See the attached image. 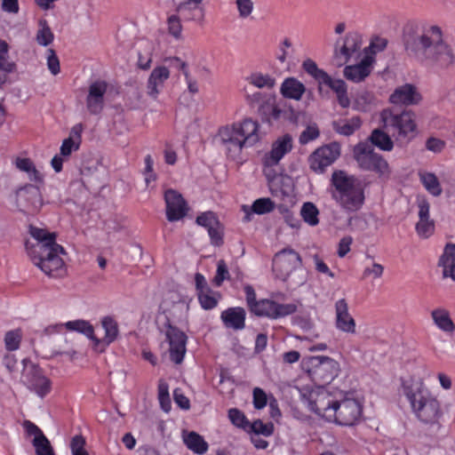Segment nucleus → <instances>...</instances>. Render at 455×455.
<instances>
[{
	"label": "nucleus",
	"instance_id": "nucleus-1",
	"mask_svg": "<svg viewBox=\"0 0 455 455\" xmlns=\"http://www.w3.org/2000/svg\"><path fill=\"white\" fill-rule=\"evenodd\" d=\"M407 54L435 70L448 68L455 58L450 46L443 40L440 27L411 23L403 33Z\"/></svg>",
	"mask_w": 455,
	"mask_h": 455
},
{
	"label": "nucleus",
	"instance_id": "nucleus-2",
	"mask_svg": "<svg viewBox=\"0 0 455 455\" xmlns=\"http://www.w3.org/2000/svg\"><path fill=\"white\" fill-rule=\"evenodd\" d=\"M30 235L36 243L32 245L27 243L26 250L34 265L49 276H62L66 269L60 255L66 254V251L62 245L56 243V234L31 227Z\"/></svg>",
	"mask_w": 455,
	"mask_h": 455
},
{
	"label": "nucleus",
	"instance_id": "nucleus-3",
	"mask_svg": "<svg viewBox=\"0 0 455 455\" xmlns=\"http://www.w3.org/2000/svg\"><path fill=\"white\" fill-rule=\"evenodd\" d=\"M402 392L410 403L412 413L421 423L440 427V403L421 379L402 380Z\"/></svg>",
	"mask_w": 455,
	"mask_h": 455
},
{
	"label": "nucleus",
	"instance_id": "nucleus-4",
	"mask_svg": "<svg viewBox=\"0 0 455 455\" xmlns=\"http://www.w3.org/2000/svg\"><path fill=\"white\" fill-rule=\"evenodd\" d=\"M365 186L362 180L345 171L335 170L330 180L331 198L346 213L359 211L365 201Z\"/></svg>",
	"mask_w": 455,
	"mask_h": 455
},
{
	"label": "nucleus",
	"instance_id": "nucleus-5",
	"mask_svg": "<svg viewBox=\"0 0 455 455\" xmlns=\"http://www.w3.org/2000/svg\"><path fill=\"white\" fill-rule=\"evenodd\" d=\"M219 137L228 156L235 160L243 148L252 147L259 140V124L246 118L241 123L221 127L219 130Z\"/></svg>",
	"mask_w": 455,
	"mask_h": 455
},
{
	"label": "nucleus",
	"instance_id": "nucleus-6",
	"mask_svg": "<svg viewBox=\"0 0 455 455\" xmlns=\"http://www.w3.org/2000/svg\"><path fill=\"white\" fill-rule=\"evenodd\" d=\"M383 127L397 140L410 141L417 135L415 114L411 110L401 112L384 109L380 113Z\"/></svg>",
	"mask_w": 455,
	"mask_h": 455
},
{
	"label": "nucleus",
	"instance_id": "nucleus-7",
	"mask_svg": "<svg viewBox=\"0 0 455 455\" xmlns=\"http://www.w3.org/2000/svg\"><path fill=\"white\" fill-rule=\"evenodd\" d=\"M303 402L307 403L310 411L318 416L331 422V416L335 415L334 407L337 400L322 386H306L299 389Z\"/></svg>",
	"mask_w": 455,
	"mask_h": 455
},
{
	"label": "nucleus",
	"instance_id": "nucleus-8",
	"mask_svg": "<svg viewBox=\"0 0 455 455\" xmlns=\"http://www.w3.org/2000/svg\"><path fill=\"white\" fill-rule=\"evenodd\" d=\"M353 155L361 170L373 172L380 179L389 178L391 171L388 163L381 155L374 151L370 143L359 142L356 144L354 147Z\"/></svg>",
	"mask_w": 455,
	"mask_h": 455
},
{
	"label": "nucleus",
	"instance_id": "nucleus-9",
	"mask_svg": "<svg viewBox=\"0 0 455 455\" xmlns=\"http://www.w3.org/2000/svg\"><path fill=\"white\" fill-rule=\"evenodd\" d=\"M302 68L320 86L326 85L336 93L338 103L341 108H347L349 107L350 100L347 96V86L344 80L333 79L327 72L319 68L315 61L311 59L305 60Z\"/></svg>",
	"mask_w": 455,
	"mask_h": 455
},
{
	"label": "nucleus",
	"instance_id": "nucleus-10",
	"mask_svg": "<svg viewBox=\"0 0 455 455\" xmlns=\"http://www.w3.org/2000/svg\"><path fill=\"white\" fill-rule=\"evenodd\" d=\"M307 365V373L315 386L325 387L338 376L339 371V363L324 355L309 357Z\"/></svg>",
	"mask_w": 455,
	"mask_h": 455
},
{
	"label": "nucleus",
	"instance_id": "nucleus-11",
	"mask_svg": "<svg viewBox=\"0 0 455 455\" xmlns=\"http://www.w3.org/2000/svg\"><path fill=\"white\" fill-rule=\"evenodd\" d=\"M22 383L38 397L44 398L52 390V381L43 374L42 370L29 359L22 360Z\"/></svg>",
	"mask_w": 455,
	"mask_h": 455
},
{
	"label": "nucleus",
	"instance_id": "nucleus-12",
	"mask_svg": "<svg viewBox=\"0 0 455 455\" xmlns=\"http://www.w3.org/2000/svg\"><path fill=\"white\" fill-rule=\"evenodd\" d=\"M335 415L331 416V422L340 426H353L360 421L363 415V404L360 401L344 397L337 400L334 407Z\"/></svg>",
	"mask_w": 455,
	"mask_h": 455
},
{
	"label": "nucleus",
	"instance_id": "nucleus-13",
	"mask_svg": "<svg viewBox=\"0 0 455 455\" xmlns=\"http://www.w3.org/2000/svg\"><path fill=\"white\" fill-rule=\"evenodd\" d=\"M340 153V144L335 141L316 148L308 157L310 169L317 174L323 173L339 157Z\"/></svg>",
	"mask_w": 455,
	"mask_h": 455
},
{
	"label": "nucleus",
	"instance_id": "nucleus-14",
	"mask_svg": "<svg viewBox=\"0 0 455 455\" xmlns=\"http://www.w3.org/2000/svg\"><path fill=\"white\" fill-rule=\"evenodd\" d=\"M165 338L169 344L170 359L176 364L183 362L187 352V334L169 321L165 323Z\"/></svg>",
	"mask_w": 455,
	"mask_h": 455
},
{
	"label": "nucleus",
	"instance_id": "nucleus-15",
	"mask_svg": "<svg viewBox=\"0 0 455 455\" xmlns=\"http://www.w3.org/2000/svg\"><path fill=\"white\" fill-rule=\"evenodd\" d=\"M296 311L297 307L292 303L282 304L269 299H262L254 305L251 313L259 317L276 320L292 315Z\"/></svg>",
	"mask_w": 455,
	"mask_h": 455
},
{
	"label": "nucleus",
	"instance_id": "nucleus-16",
	"mask_svg": "<svg viewBox=\"0 0 455 455\" xmlns=\"http://www.w3.org/2000/svg\"><path fill=\"white\" fill-rule=\"evenodd\" d=\"M247 105L257 111L261 120L270 113L271 108L276 104V97L274 93L264 92H254L252 93L246 92L244 95Z\"/></svg>",
	"mask_w": 455,
	"mask_h": 455
},
{
	"label": "nucleus",
	"instance_id": "nucleus-17",
	"mask_svg": "<svg viewBox=\"0 0 455 455\" xmlns=\"http://www.w3.org/2000/svg\"><path fill=\"white\" fill-rule=\"evenodd\" d=\"M334 309V324L336 329L347 334H355L356 332V323L354 317L349 313L348 303L346 299L342 298L336 300Z\"/></svg>",
	"mask_w": 455,
	"mask_h": 455
},
{
	"label": "nucleus",
	"instance_id": "nucleus-18",
	"mask_svg": "<svg viewBox=\"0 0 455 455\" xmlns=\"http://www.w3.org/2000/svg\"><path fill=\"white\" fill-rule=\"evenodd\" d=\"M107 90L108 84L103 80H96L89 85L86 108L91 115H100L102 112Z\"/></svg>",
	"mask_w": 455,
	"mask_h": 455
},
{
	"label": "nucleus",
	"instance_id": "nucleus-19",
	"mask_svg": "<svg viewBox=\"0 0 455 455\" xmlns=\"http://www.w3.org/2000/svg\"><path fill=\"white\" fill-rule=\"evenodd\" d=\"M292 149V138L286 133L276 139L271 147V150L266 153L262 158V164L266 166H276L283 157Z\"/></svg>",
	"mask_w": 455,
	"mask_h": 455
},
{
	"label": "nucleus",
	"instance_id": "nucleus-20",
	"mask_svg": "<svg viewBox=\"0 0 455 455\" xmlns=\"http://www.w3.org/2000/svg\"><path fill=\"white\" fill-rule=\"evenodd\" d=\"M166 218L173 222L181 220L187 214V203L180 193L168 189L164 193Z\"/></svg>",
	"mask_w": 455,
	"mask_h": 455
},
{
	"label": "nucleus",
	"instance_id": "nucleus-21",
	"mask_svg": "<svg viewBox=\"0 0 455 455\" xmlns=\"http://www.w3.org/2000/svg\"><path fill=\"white\" fill-rule=\"evenodd\" d=\"M375 59L372 55L364 54L357 64L345 67L343 70L344 76L353 83H361L371 75Z\"/></svg>",
	"mask_w": 455,
	"mask_h": 455
},
{
	"label": "nucleus",
	"instance_id": "nucleus-22",
	"mask_svg": "<svg viewBox=\"0 0 455 455\" xmlns=\"http://www.w3.org/2000/svg\"><path fill=\"white\" fill-rule=\"evenodd\" d=\"M274 264L275 267L280 266L282 271L289 275L301 267L302 259L293 249L284 248L275 255Z\"/></svg>",
	"mask_w": 455,
	"mask_h": 455
},
{
	"label": "nucleus",
	"instance_id": "nucleus-23",
	"mask_svg": "<svg viewBox=\"0 0 455 455\" xmlns=\"http://www.w3.org/2000/svg\"><path fill=\"white\" fill-rule=\"evenodd\" d=\"M196 222L197 225L207 229L211 243L213 245L219 246L222 243L223 239L220 230V221L214 212L210 211L202 212L196 217Z\"/></svg>",
	"mask_w": 455,
	"mask_h": 455
},
{
	"label": "nucleus",
	"instance_id": "nucleus-24",
	"mask_svg": "<svg viewBox=\"0 0 455 455\" xmlns=\"http://www.w3.org/2000/svg\"><path fill=\"white\" fill-rule=\"evenodd\" d=\"M101 325L105 331L103 339H98L94 336L93 347L100 352L105 349L113 343L119 335V329L117 322L112 316H104L101 320Z\"/></svg>",
	"mask_w": 455,
	"mask_h": 455
},
{
	"label": "nucleus",
	"instance_id": "nucleus-25",
	"mask_svg": "<svg viewBox=\"0 0 455 455\" xmlns=\"http://www.w3.org/2000/svg\"><path fill=\"white\" fill-rule=\"evenodd\" d=\"M63 329H67L69 331H76L84 334L85 337L93 341L94 339V329L90 322L83 319H77L73 321H68L64 323H56L49 325L45 331L48 333L61 332Z\"/></svg>",
	"mask_w": 455,
	"mask_h": 455
},
{
	"label": "nucleus",
	"instance_id": "nucleus-26",
	"mask_svg": "<svg viewBox=\"0 0 455 455\" xmlns=\"http://www.w3.org/2000/svg\"><path fill=\"white\" fill-rule=\"evenodd\" d=\"M421 100L416 87L411 84H405L397 87L390 95L389 100L395 105H415Z\"/></svg>",
	"mask_w": 455,
	"mask_h": 455
},
{
	"label": "nucleus",
	"instance_id": "nucleus-27",
	"mask_svg": "<svg viewBox=\"0 0 455 455\" xmlns=\"http://www.w3.org/2000/svg\"><path fill=\"white\" fill-rule=\"evenodd\" d=\"M170 77V70L164 66L156 67L150 73L147 83V92L149 97L156 99L164 83Z\"/></svg>",
	"mask_w": 455,
	"mask_h": 455
},
{
	"label": "nucleus",
	"instance_id": "nucleus-28",
	"mask_svg": "<svg viewBox=\"0 0 455 455\" xmlns=\"http://www.w3.org/2000/svg\"><path fill=\"white\" fill-rule=\"evenodd\" d=\"M430 316L434 325L446 335H452L455 331V323L450 311L443 307H437L431 310Z\"/></svg>",
	"mask_w": 455,
	"mask_h": 455
},
{
	"label": "nucleus",
	"instance_id": "nucleus-29",
	"mask_svg": "<svg viewBox=\"0 0 455 455\" xmlns=\"http://www.w3.org/2000/svg\"><path fill=\"white\" fill-rule=\"evenodd\" d=\"M361 37L356 33H348L344 40L343 44L339 50L335 52L336 58L341 60L339 65L347 62L354 55V53L360 51Z\"/></svg>",
	"mask_w": 455,
	"mask_h": 455
},
{
	"label": "nucleus",
	"instance_id": "nucleus-30",
	"mask_svg": "<svg viewBox=\"0 0 455 455\" xmlns=\"http://www.w3.org/2000/svg\"><path fill=\"white\" fill-rule=\"evenodd\" d=\"M246 312L241 307H228L220 315V319L227 328L243 330L245 327Z\"/></svg>",
	"mask_w": 455,
	"mask_h": 455
},
{
	"label": "nucleus",
	"instance_id": "nucleus-31",
	"mask_svg": "<svg viewBox=\"0 0 455 455\" xmlns=\"http://www.w3.org/2000/svg\"><path fill=\"white\" fill-rule=\"evenodd\" d=\"M305 92L304 84L295 77L285 78L280 86V93L288 100H300Z\"/></svg>",
	"mask_w": 455,
	"mask_h": 455
},
{
	"label": "nucleus",
	"instance_id": "nucleus-32",
	"mask_svg": "<svg viewBox=\"0 0 455 455\" xmlns=\"http://www.w3.org/2000/svg\"><path fill=\"white\" fill-rule=\"evenodd\" d=\"M443 268V276L455 281V243H448L438 262Z\"/></svg>",
	"mask_w": 455,
	"mask_h": 455
},
{
	"label": "nucleus",
	"instance_id": "nucleus-33",
	"mask_svg": "<svg viewBox=\"0 0 455 455\" xmlns=\"http://www.w3.org/2000/svg\"><path fill=\"white\" fill-rule=\"evenodd\" d=\"M14 165L19 171L25 172L30 181L39 184L44 182V175L36 169L30 158L17 157Z\"/></svg>",
	"mask_w": 455,
	"mask_h": 455
},
{
	"label": "nucleus",
	"instance_id": "nucleus-34",
	"mask_svg": "<svg viewBox=\"0 0 455 455\" xmlns=\"http://www.w3.org/2000/svg\"><path fill=\"white\" fill-rule=\"evenodd\" d=\"M244 80L253 87L261 90H272L276 84V80L273 76L259 71L251 72Z\"/></svg>",
	"mask_w": 455,
	"mask_h": 455
},
{
	"label": "nucleus",
	"instance_id": "nucleus-35",
	"mask_svg": "<svg viewBox=\"0 0 455 455\" xmlns=\"http://www.w3.org/2000/svg\"><path fill=\"white\" fill-rule=\"evenodd\" d=\"M242 209L245 212V220L248 221L251 220L249 215L251 212L258 215L271 212L275 209V203L268 197H261L256 199L251 207L243 205Z\"/></svg>",
	"mask_w": 455,
	"mask_h": 455
},
{
	"label": "nucleus",
	"instance_id": "nucleus-36",
	"mask_svg": "<svg viewBox=\"0 0 455 455\" xmlns=\"http://www.w3.org/2000/svg\"><path fill=\"white\" fill-rule=\"evenodd\" d=\"M183 442L194 453L203 455L207 452L209 445L202 435L191 431L183 435Z\"/></svg>",
	"mask_w": 455,
	"mask_h": 455
},
{
	"label": "nucleus",
	"instance_id": "nucleus-37",
	"mask_svg": "<svg viewBox=\"0 0 455 455\" xmlns=\"http://www.w3.org/2000/svg\"><path fill=\"white\" fill-rule=\"evenodd\" d=\"M418 175L421 184L430 195L435 197L441 196L443 188L435 173L419 171Z\"/></svg>",
	"mask_w": 455,
	"mask_h": 455
},
{
	"label": "nucleus",
	"instance_id": "nucleus-38",
	"mask_svg": "<svg viewBox=\"0 0 455 455\" xmlns=\"http://www.w3.org/2000/svg\"><path fill=\"white\" fill-rule=\"evenodd\" d=\"M371 146H375L383 151H391L394 148V142L389 134L380 129L372 131L370 136Z\"/></svg>",
	"mask_w": 455,
	"mask_h": 455
},
{
	"label": "nucleus",
	"instance_id": "nucleus-39",
	"mask_svg": "<svg viewBox=\"0 0 455 455\" xmlns=\"http://www.w3.org/2000/svg\"><path fill=\"white\" fill-rule=\"evenodd\" d=\"M54 40V34L52 33L48 22L44 19L38 21V29L36 35V43L44 47H47L52 44Z\"/></svg>",
	"mask_w": 455,
	"mask_h": 455
},
{
	"label": "nucleus",
	"instance_id": "nucleus-40",
	"mask_svg": "<svg viewBox=\"0 0 455 455\" xmlns=\"http://www.w3.org/2000/svg\"><path fill=\"white\" fill-rule=\"evenodd\" d=\"M200 12V16L203 15L200 4L185 0L176 5V12L186 20H194L196 19V12Z\"/></svg>",
	"mask_w": 455,
	"mask_h": 455
},
{
	"label": "nucleus",
	"instance_id": "nucleus-41",
	"mask_svg": "<svg viewBox=\"0 0 455 455\" xmlns=\"http://www.w3.org/2000/svg\"><path fill=\"white\" fill-rule=\"evenodd\" d=\"M201 307L204 310H212L218 306L221 295L219 291L207 290L196 295Z\"/></svg>",
	"mask_w": 455,
	"mask_h": 455
},
{
	"label": "nucleus",
	"instance_id": "nucleus-42",
	"mask_svg": "<svg viewBox=\"0 0 455 455\" xmlns=\"http://www.w3.org/2000/svg\"><path fill=\"white\" fill-rule=\"evenodd\" d=\"M15 68L16 64L10 60L8 44L4 40L0 39V70L8 76L12 73Z\"/></svg>",
	"mask_w": 455,
	"mask_h": 455
},
{
	"label": "nucleus",
	"instance_id": "nucleus-43",
	"mask_svg": "<svg viewBox=\"0 0 455 455\" xmlns=\"http://www.w3.org/2000/svg\"><path fill=\"white\" fill-rule=\"evenodd\" d=\"M300 215L303 220L311 227H315L319 223V211L315 204L311 202H307L302 204Z\"/></svg>",
	"mask_w": 455,
	"mask_h": 455
},
{
	"label": "nucleus",
	"instance_id": "nucleus-44",
	"mask_svg": "<svg viewBox=\"0 0 455 455\" xmlns=\"http://www.w3.org/2000/svg\"><path fill=\"white\" fill-rule=\"evenodd\" d=\"M158 401L161 409L168 413L172 410V401L169 394V385L164 379H160L158 382Z\"/></svg>",
	"mask_w": 455,
	"mask_h": 455
},
{
	"label": "nucleus",
	"instance_id": "nucleus-45",
	"mask_svg": "<svg viewBox=\"0 0 455 455\" xmlns=\"http://www.w3.org/2000/svg\"><path fill=\"white\" fill-rule=\"evenodd\" d=\"M374 102V96L368 91L359 92L355 98V108L359 111L367 112L371 110Z\"/></svg>",
	"mask_w": 455,
	"mask_h": 455
},
{
	"label": "nucleus",
	"instance_id": "nucleus-46",
	"mask_svg": "<svg viewBox=\"0 0 455 455\" xmlns=\"http://www.w3.org/2000/svg\"><path fill=\"white\" fill-rule=\"evenodd\" d=\"M362 125V121L359 116H353L345 124H339L335 131L341 135L350 136L357 131Z\"/></svg>",
	"mask_w": 455,
	"mask_h": 455
},
{
	"label": "nucleus",
	"instance_id": "nucleus-47",
	"mask_svg": "<svg viewBox=\"0 0 455 455\" xmlns=\"http://www.w3.org/2000/svg\"><path fill=\"white\" fill-rule=\"evenodd\" d=\"M22 333L20 329L9 331L4 335V346L8 351H16L20 346Z\"/></svg>",
	"mask_w": 455,
	"mask_h": 455
},
{
	"label": "nucleus",
	"instance_id": "nucleus-48",
	"mask_svg": "<svg viewBox=\"0 0 455 455\" xmlns=\"http://www.w3.org/2000/svg\"><path fill=\"white\" fill-rule=\"evenodd\" d=\"M32 444L35 447L36 455H54L53 449L45 435L34 438Z\"/></svg>",
	"mask_w": 455,
	"mask_h": 455
},
{
	"label": "nucleus",
	"instance_id": "nucleus-49",
	"mask_svg": "<svg viewBox=\"0 0 455 455\" xmlns=\"http://www.w3.org/2000/svg\"><path fill=\"white\" fill-rule=\"evenodd\" d=\"M169 34L175 39H180L182 34V25L180 18L177 14H172L167 19Z\"/></svg>",
	"mask_w": 455,
	"mask_h": 455
},
{
	"label": "nucleus",
	"instance_id": "nucleus-50",
	"mask_svg": "<svg viewBox=\"0 0 455 455\" xmlns=\"http://www.w3.org/2000/svg\"><path fill=\"white\" fill-rule=\"evenodd\" d=\"M230 279V274L225 260L220 259L217 263L216 275L213 278V283L216 287H220L224 281Z\"/></svg>",
	"mask_w": 455,
	"mask_h": 455
},
{
	"label": "nucleus",
	"instance_id": "nucleus-51",
	"mask_svg": "<svg viewBox=\"0 0 455 455\" xmlns=\"http://www.w3.org/2000/svg\"><path fill=\"white\" fill-rule=\"evenodd\" d=\"M85 439L81 435H76L70 441V451L72 455H89L85 450Z\"/></svg>",
	"mask_w": 455,
	"mask_h": 455
},
{
	"label": "nucleus",
	"instance_id": "nucleus-52",
	"mask_svg": "<svg viewBox=\"0 0 455 455\" xmlns=\"http://www.w3.org/2000/svg\"><path fill=\"white\" fill-rule=\"evenodd\" d=\"M174 60L179 64V68L182 71L185 76L189 92L193 94L196 93L198 92L197 82L190 77L186 62L180 60L179 58H175Z\"/></svg>",
	"mask_w": 455,
	"mask_h": 455
},
{
	"label": "nucleus",
	"instance_id": "nucleus-53",
	"mask_svg": "<svg viewBox=\"0 0 455 455\" xmlns=\"http://www.w3.org/2000/svg\"><path fill=\"white\" fill-rule=\"evenodd\" d=\"M435 229L434 222L430 220H419L416 224L417 234L422 238L429 237Z\"/></svg>",
	"mask_w": 455,
	"mask_h": 455
},
{
	"label": "nucleus",
	"instance_id": "nucleus-54",
	"mask_svg": "<svg viewBox=\"0 0 455 455\" xmlns=\"http://www.w3.org/2000/svg\"><path fill=\"white\" fill-rule=\"evenodd\" d=\"M387 44V40L383 37H376L371 40L370 45L365 48L364 54H371L375 58V55L382 52Z\"/></svg>",
	"mask_w": 455,
	"mask_h": 455
},
{
	"label": "nucleus",
	"instance_id": "nucleus-55",
	"mask_svg": "<svg viewBox=\"0 0 455 455\" xmlns=\"http://www.w3.org/2000/svg\"><path fill=\"white\" fill-rule=\"evenodd\" d=\"M80 141L76 142L71 137L65 139L62 141V144L60 148V155L68 157L73 152H76L79 149Z\"/></svg>",
	"mask_w": 455,
	"mask_h": 455
},
{
	"label": "nucleus",
	"instance_id": "nucleus-56",
	"mask_svg": "<svg viewBox=\"0 0 455 455\" xmlns=\"http://www.w3.org/2000/svg\"><path fill=\"white\" fill-rule=\"evenodd\" d=\"M228 419L235 426L238 427H245L248 424V420L245 415L238 409L232 408L228 410Z\"/></svg>",
	"mask_w": 455,
	"mask_h": 455
},
{
	"label": "nucleus",
	"instance_id": "nucleus-57",
	"mask_svg": "<svg viewBox=\"0 0 455 455\" xmlns=\"http://www.w3.org/2000/svg\"><path fill=\"white\" fill-rule=\"evenodd\" d=\"M47 53V68L50 70V72L56 76L60 73V60L59 58L53 49H48L46 51Z\"/></svg>",
	"mask_w": 455,
	"mask_h": 455
},
{
	"label": "nucleus",
	"instance_id": "nucleus-58",
	"mask_svg": "<svg viewBox=\"0 0 455 455\" xmlns=\"http://www.w3.org/2000/svg\"><path fill=\"white\" fill-rule=\"evenodd\" d=\"M253 406L257 410H261L266 407L267 403V394L260 387H255L252 391Z\"/></svg>",
	"mask_w": 455,
	"mask_h": 455
},
{
	"label": "nucleus",
	"instance_id": "nucleus-59",
	"mask_svg": "<svg viewBox=\"0 0 455 455\" xmlns=\"http://www.w3.org/2000/svg\"><path fill=\"white\" fill-rule=\"evenodd\" d=\"M319 137V130L315 125L307 126L299 135V143L307 144Z\"/></svg>",
	"mask_w": 455,
	"mask_h": 455
},
{
	"label": "nucleus",
	"instance_id": "nucleus-60",
	"mask_svg": "<svg viewBox=\"0 0 455 455\" xmlns=\"http://www.w3.org/2000/svg\"><path fill=\"white\" fill-rule=\"evenodd\" d=\"M285 115V110L282 109L277 104H275L262 122L272 125L274 123L280 121Z\"/></svg>",
	"mask_w": 455,
	"mask_h": 455
},
{
	"label": "nucleus",
	"instance_id": "nucleus-61",
	"mask_svg": "<svg viewBox=\"0 0 455 455\" xmlns=\"http://www.w3.org/2000/svg\"><path fill=\"white\" fill-rule=\"evenodd\" d=\"M251 429L257 435L270 436L273 434L274 427L271 423L265 424L261 420H256L251 425Z\"/></svg>",
	"mask_w": 455,
	"mask_h": 455
},
{
	"label": "nucleus",
	"instance_id": "nucleus-62",
	"mask_svg": "<svg viewBox=\"0 0 455 455\" xmlns=\"http://www.w3.org/2000/svg\"><path fill=\"white\" fill-rule=\"evenodd\" d=\"M174 403L182 410H188L190 408L189 399L183 394L180 388L173 390Z\"/></svg>",
	"mask_w": 455,
	"mask_h": 455
},
{
	"label": "nucleus",
	"instance_id": "nucleus-63",
	"mask_svg": "<svg viewBox=\"0 0 455 455\" xmlns=\"http://www.w3.org/2000/svg\"><path fill=\"white\" fill-rule=\"evenodd\" d=\"M445 148V142L440 139L430 137L426 141V148L433 153H440Z\"/></svg>",
	"mask_w": 455,
	"mask_h": 455
},
{
	"label": "nucleus",
	"instance_id": "nucleus-64",
	"mask_svg": "<svg viewBox=\"0 0 455 455\" xmlns=\"http://www.w3.org/2000/svg\"><path fill=\"white\" fill-rule=\"evenodd\" d=\"M236 5L239 15L242 18L248 17L253 10V3L251 0H236Z\"/></svg>",
	"mask_w": 455,
	"mask_h": 455
}]
</instances>
